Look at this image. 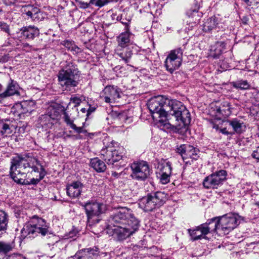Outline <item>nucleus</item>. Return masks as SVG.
Returning a JSON list of instances; mask_svg holds the SVG:
<instances>
[{"mask_svg": "<svg viewBox=\"0 0 259 259\" xmlns=\"http://www.w3.org/2000/svg\"><path fill=\"white\" fill-rule=\"evenodd\" d=\"M153 119L168 128L169 126H183L191 121L190 114L182 102L163 96L151 98L147 103Z\"/></svg>", "mask_w": 259, "mask_h": 259, "instance_id": "f257e3e1", "label": "nucleus"}, {"mask_svg": "<svg viewBox=\"0 0 259 259\" xmlns=\"http://www.w3.org/2000/svg\"><path fill=\"white\" fill-rule=\"evenodd\" d=\"M32 172L39 173L38 178L30 180L32 184H37L46 175V171L40 161L29 154L17 155L11 161L10 176L17 183L25 184L27 174Z\"/></svg>", "mask_w": 259, "mask_h": 259, "instance_id": "f03ea898", "label": "nucleus"}, {"mask_svg": "<svg viewBox=\"0 0 259 259\" xmlns=\"http://www.w3.org/2000/svg\"><path fill=\"white\" fill-rule=\"evenodd\" d=\"M109 222L114 234L119 240H123L134 234L139 229L140 221L126 207H121L116 210L110 216Z\"/></svg>", "mask_w": 259, "mask_h": 259, "instance_id": "7ed1b4c3", "label": "nucleus"}, {"mask_svg": "<svg viewBox=\"0 0 259 259\" xmlns=\"http://www.w3.org/2000/svg\"><path fill=\"white\" fill-rule=\"evenodd\" d=\"M21 236L23 238H35L37 236L55 239L56 236L53 233L49 224L41 218L34 215L24 226L21 231Z\"/></svg>", "mask_w": 259, "mask_h": 259, "instance_id": "20e7f679", "label": "nucleus"}, {"mask_svg": "<svg viewBox=\"0 0 259 259\" xmlns=\"http://www.w3.org/2000/svg\"><path fill=\"white\" fill-rule=\"evenodd\" d=\"M78 70L72 61H66V65L58 73V81L63 90L71 91L78 84Z\"/></svg>", "mask_w": 259, "mask_h": 259, "instance_id": "39448f33", "label": "nucleus"}, {"mask_svg": "<svg viewBox=\"0 0 259 259\" xmlns=\"http://www.w3.org/2000/svg\"><path fill=\"white\" fill-rule=\"evenodd\" d=\"M80 205L85 210L87 217V227L89 229H92L101 221V215L106 210L105 205L95 199L87 201L86 202H81Z\"/></svg>", "mask_w": 259, "mask_h": 259, "instance_id": "423d86ee", "label": "nucleus"}, {"mask_svg": "<svg viewBox=\"0 0 259 259\" xmlns=\"http://www.w3.org/2000/svg\"><path fill=\"white\" fill-rule=\"evenodd\" d=\"M242 219L237 213H230L220 217L213 218L210 220L214 231L219 230L225 234L236 228L241 223Z\"/></svg>", "mask_w": 259, "mask_h": 259, "instance_id": "0eeeda50", "label": "nucleus"}, {"mask_svg": "<svg viewBox=\"0 0 259 259\" xmlns=\"http://www.w3.org/2000/svg\"><path fill=\"white\" fill-rule=\"evenodd\" d=\"M166 200V194L158 191L142 197L139 202V207L145 211H151L162 206Z\"/></svg>", "mask_w": 259, "mask_h": 259, "instance_id": "6e6552de", "label": "nucleus"}, {"mask_svg": "<svg viewBox=\"0 0 259 259\" xmlns=\"http://www.w3.org/2000/svg\"><path fill=\"white\" fill-rule=\"evenodd\" d=\"M183 50L179 48L171 50L164 61V66L167 71L172 73L179 69L183 61Z\"/></svg>", "mask_w": 259, "mask_h": 259, "instance_id": "1a4fd4ad", "label": "nucleus"}, {"mask_svg": "<svg viewBox=\"0 0 259 259\" xmlns=\"http://www.w3.org/2000/svg\"><path fill=\"white\" fill-rule=\"evenodd\" d=\"M227 172L225 170H220L205 178L203 186L206 189H218L226 180Z\"/></svg>", "mask_w": 259, "mask_h": 259, "instance_id": "9d476101", "label": "nucleus"}, {"mask_svg": "<svg viewBox=\"0 0 259 259\" xmlns=\"http://www.w3.org/2000/svg\"><path fill=\"white\" fill-rule=\"evenodd\" d=\"M131 167L132 170L131 177L138 181H144L149 176L150 169L147 163L144 161L133 162Z\"/></svg>", "mask_w": 259, "mask_h": 259, "instance_id": "9b49d317", "label": "nucleus"}, {"mask_svg": "<svg viewBox=\"0 0 259 259\" xmlns=\"http://www.w3.org/2000/svg\"><path fill=\"white\" fill-rule=\"evenodd\" d=\"M188 231L191 237V239L195 241L202 238H204L206 235L214 231V230L210 220L195 229H189Z\"/></svg>", "mask_w": 259, "mask_h": 259, "instance_id": "f8f14e48", "label": "nucleus"}, {"mask_svg": "<svg viewBox=\"0 0 259 259\" xmlns=\"http://www.w3.org/2000/svg\"><path fill=\"white\" fill-rule=\"evenodd\" d=\"M101 158L106 161L108 164L113 165L122 158V155L118 150L113 148H103L101 151Z\"/></svg>", "mask_w": 259, "mask_h": 259, "instance_id": "ddd939ff", "label": "nucleus"}, {"mask_svg": "<svg viewBox=\"0 0 259 259\" xmlns=\"http://www.w3.org/2000/svg\"><path fill=\"white\" fill-rule=\"evenodd\" d=\"M121 91L117 86L108 85L105 88L101 98L106 103H110L120 98Z\"/></svg>", "mask_w": 259, "mask_h": 259, "instance_id": "4468645a", "label": "nucleus"}, {"mask_svg": "<svg viewBox=\"0 0 259 259\" xmlns=\"http://www.w3.org/2000/svg\"><path fill=\"white\" fill-rule=\"evenodd\" d=\"M177 152L184 160L188 158L196 160L199 157V150L189 144H183L177 148Z\"/></svg>", "mask_w": 259, "mask_h": 259, "instance_id": "2eb2a0df", "label": "nucleus"}, {"mask_svg": "<svg viewBox=\"0 0 259 259\" xmlns=\"http://www.w3.org/2000/svg\"><path fill=\"white\" fill-rule=\"evenodd\" d=\"M211 105L212 111L214 112V115L218 119H221L222 117L228 116L231 114L230 104L227 101L217 102Z\"/></svg>", "mask_w": 259, "mask_h": 259, "instance_id": "dca6fc26", "label": "nucleus"}, {"mask_svg": "<svg viewBox=\"0 0 259 259\" xmlns=\"http://www.w3.org/2000/svg\"><path fill=\"white\" fill-rule=\"evenodd\" d=\"M22 12L27 17V19L38 22L44 19L43 13L36 7L32 5H26L22 8Z\"/></svg>", "mask_w": 259, "mask_h": 259, "instance_id": "f3484780", "label": "nucleus"}, {"mask_svg": "<svg viewBox=\"0 0 259 259\" xmlns=\"http://www.w3.org/2000/svg\"><path fill=\"white\" fill-rule=\"evenodd\" d=\"M47 114L42 115L40 117V123L42 126H46L47 127H51L54 122L58 119L59 116V111L53 107H49L47 110Z\"/></svg>", "mask_w": 259, "mask_h": 259, "instance_id": "a211bd4d", "label": "nucleus"}, {"mask_svg": "<svg viewBox=\"0 0 259 259\" xmlns=\"http://www.w3.org/2000/svg\"><path fill=\"white\" fill-rule=\"evenodd\" d=\"M19 88L17 82L10 78L5 91L0 93V103H3L5 100L8 97L19 95Z\"/></svg>", "mask_w": 259, "mask_h": 259, "instance_id": "6ab92c4d", "label": "nucleus"}, {"mask_svg": "<svg viewBox=\"0 0 259 259\" xmlns=\"http://www.w3.org/2000/svg\"><path fill=\"white\" fill-rule=\"evenodd\" d=\"M125 30L124 32L121 33L117 37V46L116 47L129 48L132 33L130 32L129 26L127 23H125Z\"/></svg>", "mask_w": 259, "mask_h": 259, "instance_id": "aec40b11", "label": "nucleus"}, {"mask_svg": "<svg viewBox=\"0 0 259 259\" xmlns=\"http://www.w3.org/2000/svg\"><path fill=\"white\" fill-rule=\"evenodd\" d=\"M114 53L116 56L120 58V60L126 64H128L130 62L133 55L132 51L130 48L116 47L114 50Z\"/></svg>", "mask_w": 259, "mask_h": 259, "instance_id": "412c9836", "label": "nucleus"}, {"mask_svg": "<svg viewBox=\"0 0 259 259\" xmlns=\"http://www.w3.org/2000/svg\"><path fill=\"white\" fill-rule=\"evenodd\" d=\"M83 186V184L78 181L72 183L66 188L68 196L72 198L78 197L81 193Z\"/></svg>", "mask_w": 259, "mask_h": 259, "instance_id": "4be33fe9", "label": "nucleus"}, {"mask_svg": "<svg viewBox=\"0 0 259 259\" xmlns=\"http://www.w3.org/2000/svg\"><path fill=\"white\" fill-rule=\"evenodd\" d=\"M20 31L22 36L28 40H33L39 35V30L35 26L29 25L23 27Z\"/></svg>", "mask_w": 259, "mask_h": 259, "instance_id": "5701e85b", "label": "nucleus"}, {"mask_svg": "<svg viewBox=\"0 0 259 259\" xmlns=\"http://www.w3.org/2000/svg\"><path fill=\"white\" fill-rule=\"evenodd\" d=\"M96 254L93 249L86 248L78 251L74 255L68 259H93V256Z\"/></svg>", "mask_w": 259, "mask_h": 259, "instance_id": "b1692460", "label": "nucleus"}, {"mask_svg": "<svg viewBox=\"0 0 259 259\" xmlns=\"http://www.w3.org/2000/svg\"><path fill=\"white\" fill-rule=\"evenodd\" d=\"M226 49V44L223 41H218L211 47L209 56L217 58L219 57Z\"/></svg>", "mask_w": 259, "mask_h": 259, "instance_id": "393cba45", "label": "nucleus"}, {"mask_svg": "<svg viewBox=\"0 0 259 259\" xmlns=\"http://www.w3.org/2000/svg\"><path fill=\"white\" fill-rule=\"evenodd\" d=\"M229 125H231L234 131L237 134H241L245 131V125L243 121L238 120L237 118H234L228 121Z\"/></svg>", "mask_w": 259, "mask_h": 259, "instance_id": "a878e982", "label": "nucleus"}, {"mask_svg": "<svg viewBox=\"0 0 259 259\" xmlns=\"http://www.w3.org/2000/svg\"><path fill=\"white\" fill-rule=\"evenodd\" d=\"M157 169L158 171L157 172L164 173L165 174H171V163L166 160H161L158 163Z\"/></svg>", "mask_w": 259, "mask_h": 259, "instance_id": "bb28decb", "label": "nucleus"}, {"mask_svg": "<svg viewBox=\"0 0 259 259\" xmlns=\"http://www.w3.org/2000/svg\"><path fill=\"white\" fill-rule=\"evenodd\" d=\"M218 25L219 24L218 19L215 17H211L204 23L203 30L205 32H210L214 29H217Z\"/></svg>", "mask_w": 259, "mask_h": 259, "instance_id": "cd10ccee", "label": "nucleus"}, {"mask_svg": "<svg viewBox=\"0 0 259 259\" xmlns=\"http://www.w3.org/2000/svg\"><path fill=\"white\" fill-rule=\"evenodd\" d=\"M91 165L96 171L101 172L106 169L104 162L98 158L92 159L91 161Z\"/></svg>", "mask_w": 259, "mask_h": 259, "instance_id": "c85d7f7f", "label": "nucleus"}, {"mask_svg": "<svg viewBox=\"0 0 259 259\" xmlns=\"http://www.w3.org/2000/svg\"><path fill=\"white\" fill-rule=\"evenodd\" d=\"M0 127L1 133L4 137L10 136L16 128V126L15 125L6 122L0 123Z\"/></svg>", "mask_w": 259, "mask_h": 259, "instance_id": "c756f323", "label": "nucleus"}, {"mask_svg": "<svg viewBox=\"0 0 259 259\" xmlns=\"http://www.w3.org/2000/svg\"><path fill=\"white\" fill-rule=\"evenodd\" d=\"M17 105H21V108L23 110L22 113L23 114L27 113H31L35 108V103L32 101H23Z\"/></svg>", "mask_w": 259, "mask_h": 259, "instance_id": "7c9ffc66", "label": "nucleus"}, {"mask_svg": "<svg viewBox=\"0 0 259 259\" xmlns=\"http://www.w3.org/2000/svg\"><path fill=\"white\" fill-rule=\"evenodd\" d=\"M109 2V0H89L87 3L84 4L85 6L83 9H89L93 6L101 8L107 5Z\"/></svg>", "mask_w": 259, "mask_h": 259, "instance_id": "2f4dec72", "label": "nucleus"}, {"mask_svg": "<svg viewBox=\"0 0 259 259\" xmlns=\"http://www.w3.org/2000/svg\"><path fill=\"white\" fill-rule=\"evenodd\" d=\"M9 220L8 214L5 211L0 210V231H6Z\"/></svg>", "mask_w": 259, "mask_h": 259, "instance_id": "473e14b6", "label": "nucleus"}, {"mask_svg": "<svg viewBox=\"0 0 259 259\" xmlns=\"http://www.w3.org/2000/svg\"><path fill=\"white\" fill-rule=\"evenodd\" d=\"M232 86L236 89L241 90H248L250 88V84L246 80H239L231 82Z\"/></svg>", "mask_w": 259, "mask_h": 259, "instance_id": "72a5a7b5", "label": "nucleus"}, {"mask_svg": "<svg viewBox=\"0 0 259 259\" xmlns=\"http://www.w3.org/2000/svg\"><path fill=\"white\" fill-rule=\"evenodd\" d=\"M62 45L74 53L78 54L80 52V49L72 41L65 40L62 42Z\"/></svg>", "mask_w": 259, "mask_h": 259, "instance_id": "f704fd0d", "label": "nucleus"}, {"mask_svg": "<svg viewBox=\"0 0 259 259\" xmlns=\"http://www.w3.org/2000/svg\"><path fill=\"white\" fill-rule=\"evenodd\" d=\"M13 248L12 244L10 243L0 242V252L6 253L11 251Z\"/></svg>", "mask_w": 259, "mask_h": 259, "instance_id": "c9c22d12", "label": "nucleus"}, {"mask_svg": "<svg viewBox=\"0 0 259 259\" xmlns=\"http://www.w3.org/2000/svg\"><path fill=\"white\" fill-rule=\"evenodd\" d=\"M157 177L159 179L160 182L162 184H167L170 181L171 175L165 174L164 173L156 172Z\"/></svg>", "mask_w": 259, "mask_h": 259, "instance_id": "e433bc0d", "label": "nucleus"}, {"mask_svg": "<svg viewBox=\"0 0 259 259\" xmlns=\"http://www.w3.org/2000/svg\"><path fill=\"white\" fill-rule=\"evenodd\" d=\"M117 117L121 121L127 123H130L132 121V119L127 116V113L126 112L119 113Z\"/></svg>", "mask_w": 259, "mask_h": 259, "instance_id": "4c0bfd02", "label": "nucleus"}, {"mask_svg": "<svg viewBox=\"0 0 259 259\" xmlns=\"http://www.w3.org/2000/svg\"><path fill=\"white\" fill-rule=\"evenodd\" d=\"M81 102V100L79 98L76 96H74L70 98L69 105H71V104H73L74 106L76 107L80 104Z\"/></svg>", "mask_w": 259, "mask_h": 259, "instance_id": "58836bf2", "label": "nucleus"}, {"mask_svg": "<svg viewBox=\"0 0 259 259\" xmlns=\"http://www.w3.org/2000/svg\"><path fill=\"white\" fill-rule=\"evenodd\" d=\"M70 128L74 130L75 132L77 134L85 133L87 132V131L83 128V126L81 127H77L75 124H72Z\"/></svg>", "mask_w": 259, "mask_h": 259, "instance_id": "ea45409f", "label": "nucleus"}, {"mask_svg": "<svg viewBox=\"0 0 259 259\" xmlns=\"http://www.w3.org/2000/svg\"><path fill=\"white\" fill-rule=\"evenodd\" d=\"M64 121L66 123V124L69 125L70 127L72 125V124H73V121L71 119L68 114L65 112L64 113Z\"/></svg>", "mask_w": 259, "mask_h": 259, "instance_id": "a19ab883", "label": "nucleus"}, {"mask_svg": "<svg viewBox=\"0 0 259 259\" xmlns=\"http://www.w3.org/2000/svg\"><path fill=\"white\" fill-rule=\"evenodd\" d=\"M247 5L258 7L259 0H243Z\"/></svg>", "mask_w": 259, "mask_h": 259, "instance_id": "79ce46f5", "label": "nucleus"}, {"mask_svg": "<svg viewBox=\"0 0 259 259\" xmlns=\"http://www.w3.org/2000/svg\"><path fill=\"white\" fill-rule=\"evenodd\" d=\"M0 28L4 31L9 33V26L6 23L3 21H0Z\"/></svg>", "mask_w": 259, "mask_h": 259, "instance_id": "37998d69", "label": "nucleus"}, {"mask_svg": "<svg viewBox=\"0 0 259 259\" xmlns=\"http://www.w3.org/2000/svg\"><path fill=\"white\" fill-rule=\"evenodd\" d=\"M251 156L253 158L259 161V146L253 151Z\"/></svg>", "mask_w": 259, "mask_h": 259, "instance_id": "c03bdc74", "label": "nucleus"}, {"mask_svg": "<svg viewBox=\"0 0 259 259\" xmlns=\"http://www.w3.org/2000/svg\"><path fill=\"white\" fill-rule=\"evenodd\" d=\"M22 49L26 52H29L32 50V46L28 43H24L22 45Z\"/></svg>", "mask_w": 259, "mask_h": 259, "instance_id": "a18cd8bd", "label": "nucleus"}, {"mask_svg": "<svg viewBox=\"0 0 259 259\" xmlns=\"http://www.w3.org/2000/svg\"><path fill=\"white\" fill-rule=\"evenodd\" d=\"M78 3V7L81 9L84 8L85 3H87L89 0H75Z\"/></svg>", "mask_w": 259, "mask_h": 259, "instance_id": "49530a36", "label": "nucleus"}, {"mask_svg": "<svg viewBox=\"0 0 259 259\" xmlns=\"http://www.w3.org/2000/svg\"><path fill=\"white\" fill-rule=\"evenodd\" d=\"M252 97L255 99V100L257 102L259 101V91L256 90H254L253 92L252 93Z\"/></svg>", "mask_w": 259, "mask_h": 259, "instance_id": "de8ad7c7", "label": "nucleus"}, {"mask_svg": "<svg viewBox=\"0 0 259 259\" xmlns=\"http://www.w3.org/2000/svg\"><path fill=\"white\" fill-rule=\"evenodd\" d=\"M123 67L120 66H117L113 68L114 71L117 74L118 76H120V74H121V71L120 70L122 69Z\"/></svg>", "mask_w": 259, "mask_h": 259, "instance_id": "09e8293b", "label": "nucleus"}, {"mask_svg": "<svg viewBox=\"0 0 259 259\" xmlns=\"http://www.w3.org/2000/svg\"><path fill=\"white\" fill-rule=\"evenodd\" d=\"M9 259H26L24 256L20 254H13L11 255Z\"/></svg>", "mask_w": 259, "mask_h": 259, "instance_id": "8fccbe9b", "label": "nucleus"}, {"mask_svg": "<svg viewBox=\"0 0 259 259\" xmlns=\"http://www.w3.org/2000/svg\"><path fill=\"white\" fill-rule=\"evenodd\" d=\"M9 58H10V57L8 55H4V56H2V57H1L0 62H2V63L7 62L9 61Z\"/></svg>", "mask_w": 259, "mask_h": 259, "instance_id": "3c124183", "label": "nucleus"}, {"mask_svg": "<svg viewBox=\"0 0 259 259\" xmlns=\"http://www.w3.org/2000/svg\"><path fill=\"white\" fill-rule=\"evenodd\" d=\"M18 0H3L4 3L7 5H11L15 4Z\"/></svg>", "mask_w": 259, "mask_h": 259, "instance_id": "603ef678", "label": "nucleus"}, {"mask_svg": "<svg viewBox=\"0 0 259 259\" xmlns=\"http://www.w3.org/2000/svg\"><path fill=\"white\" fill-rule=\"evenodd\" d=\"M221 132L222 133L225 134V135H229L230 133L229 132H228L226 128H223L221 130Z\"/></svg>", "mask_w": 259, "mask_h": 259, "instance_id": "864d4df0", "label": "nucleus"}, {"mask_svg": "<svg viewBox=\"0 0 259 259\" xmlns=\"http://www.w3.org/2000/svg\"><path fill=\"white\" fill-rule=\"evenodd\" d=\"M94 110H95V108H91V107H90L88 109L87 115L89 116V114H90L91 112L94 111Z\"/></svg>", "mask_w": 259, "mask_h": 259, "instance_id": "5fc2aeb1", "label": "nucleus"}, {"mask_svg": "<svg viewBox=\"0 0 259 259\" xmlns=\"http://www.w3.org/2000/svg\"><path fill=\"white\" fill-rule=\"evenodd\" d=\"M81 111L82 112V113H85L86 112H88V110H87L85 108H81Z\"/></svg>", "mask_w": 259, "mask_h": 259, "instance_id": "6e6d98bb", "label": "nucleus"}, {"mask_svg": "<svg viewBox=\"0 0 259 259\" xmlns=\"http://www.w3.org/2000/svg\"><path fill=\"white\" fill-rule=\"evenodd\" d=\"M112 176L117 177L118 176V174L116 172H112Z\"/></svg>", "mask_w": 259, "mask_h": 259, "instance_id": "4d7b16f0", "label": "nucleus"}, {"mask_svg": "<svg viewBox=\"0 0 259 259\" xmlns=\"http://www.w3.org/2000/svg\"><path fill=\"white\" fill-rule=\"evenodd\" d=\"M3 90V85L0 83V92Z\"/></svg>", "mask_w": 259, "mask_h": 259, "instance_id": "13d9d810", "label": "nucleus"}, {"mask_svg": "<svg viewBox=\"0 0 259 259\" xmlns=\"http://www.w3.org/2000/svg\"><path fill=\"white\" fill-rule=\"evenodd\" d=\"M193 12L194 13H197L198 12V11L196 10H194L193 11Z\"/></svg>", "mask_w": 259, "mask_h": 259, "instance_id": "bf43d9fd", "label": "nucleus"}, {"mask_svg": "<svg viewBox=\"0 0 259 259\" xmlns=\"http://www.w3.org/2000/svg\"><path fill=\"white\" fill-rule=\"evenodd\" d=\"M92 232H93L94 233L96 234V233L93 231V230H92L91 231Z\"/></svg>", "mask_w": 259, "mask_h": 259, "instance_id": "052dcab7", "label": "nucleus"}]
</instances>
